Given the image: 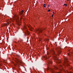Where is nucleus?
<instances>
[{
  "label": "nucleus",
  "mask_w": 73,
  "mask_h": 73,
  "mask_svg": "<svg viewBox=\"0 0 73 73\" xmlns=\"http://www.w3.org/2000/svg\"><path fill=\"white\" fill-rule=\"evenodd\" d=\"M19 16L17 15H15L14 16L13 18V19L11 18L10 19V20H9L8 21V23H5L4 25L5 26H6V25H9V22L11 23V21H13V20H16L18 25L20 26L21 25V22L20 23L19 21Z\"/></svg>",
  "instance_id": "f257e3e1"
},
{
  "label": "nucleus",
  "mask_w": 73,
  "mask_h": 73,
  "mask_svg": "<svg viewBox=\"0 0 73 73\" xmlns=\"http://www.w3.org/2000/svg\"><path fill=\"white\" fill-rule=\"evenodd\" d=\"M24 29L25 30V34L26 35H29L30 33H29V32L27 30V27L25 25L24 27Z\"/></svg>",
  "instance_id": "f03ea898"
},
{
  "label": "nucleus",
  "mask_w": 73,
  "mask_h": 73,
  "mask_svg": "<svg viewBox=\"0 0 73 73\" xmlns=\"http://www.w3.org/2000/svg\"><path fill=\"white\" fill-rule=\"evenodd\" d=\"M54 57L55 58V59L56 60V62H58V63H60V61H61L60 60H59L58 57H56L57 55L55 54L54 52Z\"/></svg>",
  "instance_id": "7ed1b4c3"
},
{
  "label": "nucleus",
  "mask_w": 73,
  "mask_h": 73,
  "mask_svg": "<svg viewBox=\"0 0 73 73\" xmlns=\"http://www.w3.org/2000/svg\"><path fill=\"white\" fill-rule=\"evenodd\" d=\"M68 59L66 58H65L64 59V62L63 64L64 66H65V65H69V64L68 63Z\"/></svg>",
  "instance_id": "20e7f679"
},
{
  "label": "nucleus",
  "mask_w": 73,
  "mask_h": 73,
  "mask_svg": "<svg viewBox=\"0 0 73 73\" xmlns=\"http://www.w3.org/2000/svg\"><path fill=\"white\" fill-rule=\"evenodd\" d=\"M59 66H60V68H61V69H62V70H63V71H64V72L65 73H72V72H68V70L66 71L65 70H63V67H62V66L60 65Z\"/></svg>",
  "instance_id": "39448f33"
},
{
  "label": "nucleus",
  "mask_w": 73,
  "mask_h": 73,
  "mask_svg": "<svg viewBox=\"0 0 73 73\" xmlns=\"http://www.w3.org/2000/svg\"><path fill=\"white\" fill-rule=\"evenodd\" d=\"M44 58H45L47 60V62L48 63V64H52V62L50 61V60L47 57H44Z\"/></svg>",
  "instance_id": "423d86ee"
},
{
  "label": "nucleus",
  "mask_w": 73,
  "mask_h": 73,
  "mask_svg": "<svg viewBox=\"0 0 73 73\" xmlns=\"http://www.w3.org/2000/svg\"><path fill=\"white\" fill-rule=\"evenodd\" d=\"M28 27L29 28V29L31 31H33V28L32 27V26L30 25H28Z\"/></svg>",
  "instance_id": "0eeeda50"
},
{
  "label": "nucleus",
  "mask_w": 73,
  "mask_h": 73,
  "mask_svg": "<svg viewBox=\"0 0 73 73\" xmlns=\"http://www.w3.org/2000/svg\"><path fill=\"white\" fill-rule=\"evenodd\" d=\"M36 31H38L39 32H42V30H39L38 29H37L36 30Z\"/></svg>",
  "instance_id": "6e6552de"
},
{
  "label": "nucleus",
  "mask_w": 73,
  "mask_h": 73,
  "mask_svg": "<svg viewBox=\"0 0 73 73\" xmlns=\"http://www.w3.org/2000/svg\"><path fill=\"white\" fill-rule=\"evenodd\" d=\"M15 62H16V65H19V61H16Z\"/></svg>",
  "instance_id": "1a4fd4ad"
},
{
  "label": "nucleus",
  "mask_w": 73,
  "mask_h": 73,
  "mask_svg": "<svg viewBox=\"0 0 73 73\" xmlns=\"http://www.w3.org/2000/svg\"><path fill=\"white\" fill-rule=\"evenodd\" d=\"M24 11L23 10H22L21 12L20 13V14H22L23 13V12H24Z\"/></svg>",
  "instance_id": "9d476101"
},
{
  "label": "nucleus",
  "mask_w": 73,
  "mask_h": 73,
  "mask_svg": "<svg viewBox=\"0 0 73 73\" xmlns=\"http://www.w3.org/2000/svg\"><path fill=\"white\" fill-rule=\"evenodd\" d=\"M44 8H45V7H46L45 6H46V5H45V4H44Z\"/></svg>",
  "instance_id": "9b49d317"
},
{
  "label": "nucleus",
  "mask_w": 73,
  "mask_h": 73,
  "mask_svg": "<svg viewBox=\"0 0 73 73\" xmlns=\"http://www.w3.org/2000/svg\"><path fill=\"white\" fill-rule=\"evenodd\" d=\"M64 5L65 7H67V5L66 3H65V4H64Z\"/></svg>",
  "instance_id": "f8f14e48"
},
{
  "label": "nucleus",
  "mask_w": 73,
  "mask_h": 73,
  "mask_svg": "<svg viewBox=\"0 0 73 73\" xmlns=\"http://www.w3.org/2000/svg\"><path fill=\"white\" fill-rule=\"evenodd\" d=\"M49 39H46V41H48H48H49Z\"/></svg>",
  "instance_id": "ddd939ff"
},
{
  "label": "nucleus",
  "mask_w": 73,
  "mask_h": 73,
  "mask_svg": "<svg viewBox=\"0 0 73 73\" xmlns=\"http://www.w3.org/2000/svg\"><path fill=\"white\" fill-rule=\"evenodd\" d=\"M50 9H49L48 11V12H50Z\"/></svg>",
  "instance_id": "4468645a"
},
{
  "label": "nucleus",
  "mask_w": 73,
  "mask_h": 73,
  "mask_svg": "<svg viewBox=\"0 0 73 73\" xmlns=\"http://www.w3.org/2000/svg\"><path fill=\"white\" fill-rule=\"evenodd\" d=\"M54 16V14H53V15H52V17H53Z\"/></svg>",
  "instance_id": "2eb2a0df"
},
{
  "label": "nucleus",
  "mask_w": 73,
  "mask_h": 73,
  "mask_svg": "<svg viewBox=\"0 0 73 73\" xmlns=\"http://www.w3.org/2000/svg\"><path fill=\"white\" fill-rule=\"evenodd\" d=\"M23 19V18L22 17H21L20 19L21 20V19Z\"/></svg>",
  "instance_id": "dca6fc26"
},
{
  "label": "nucleus",
  "mask_w": 73,
  "mask_h": 73,
  "mask_svg": "<svg viewBox=\"0 0 73 73\" xmlns=\"http://www.w3.org/2000/svg\"><path fill=\"white\" fill-rule=\"evenodd\" d=\"M53 15H54V12H53Z\"/></svg>",
  "instance_id": "f3484780"
},
{
  "label": "nucleus",
  "mask_w": 73,
  "mask_h": 73,
  "mask_svg": "<svg viewBox=\"0 0 73 73\" xmlns=\"http://www.w3.org/2000/svg\"><path fill=\"white\" fill-rule=\"evenodd\" d=\"M39 41H41V39H39Z\"/></svg>",
  "instance_id": "a211bd4d"
},
{
  "label": "nucleus",
  "mask_w": 73,
  "mask_h": 73,
  "mask_svg": "<svg viewBox=\"0 0 73 73\" xmlns=\"http://www.w3.org/2000/svg\"><path fill=\"white\" fill-rule=\"evenodd\" d=\"M50 6H49V5H48V7H49Z\"/></svg>",
  "instance_id": "6ab92c4d"
}]
</instances>
